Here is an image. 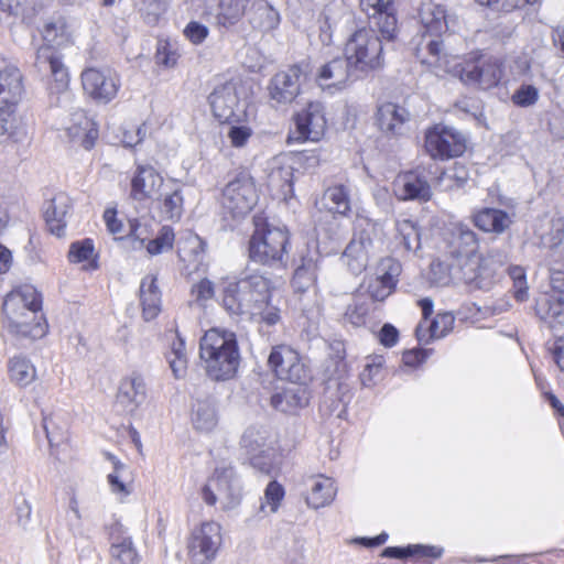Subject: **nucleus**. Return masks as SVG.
I'll return each mask as SVG.
<instances>
[{"label": "nucleus", "mask_w": 564, "mask_h": 564, "mask_svg": "<svg viewBox=\"0 0 564 564\" xmlns=\"http://www.w3.org/2000/svg\"><path fill=\"white\" fill-rule=\"evenodd\" d=\"M302 76V69L297 65L275 74L269 86L271 99L279 105L291 104L300 94Z\"/></svg>", "instance_id": "aec40b11"}, {"label": "nucleus", "mask_w": 564, "mask_h": 564, "mask_svg": "<svg viewBox=\"0 0 564 564\" xmlns=\"http://www.w3.org/2000/svg\"><path fill=\"white\" fill-rule=\"evenodd\" d=\"M24 93L22 74L18 67L0 62V110L12 109L21 101Z\"/></svg>", "instance_id": "5701e85b"}, {"label": "nucleus", "mask_w": 564, "mask_h": 564, "mask_svg": "<svg viewBox=\"0 0 564 564\" xmlns=\"http://www.w3.org/2000/svg\"><path fill=\"white\" fill-rule=\"evenodd\" d=\"M360 8L369 19L370 28L368 30L378 31L387 41L395 39L398 21L393 0H360Z\"/></svg>", "instance_id": "4468645a"}, {"label": "nucleus", "mask_w": 564, "mask_h": 564, "mask_svg": "<svg viewBox=\"0 0 564 564\" xmlns=\"http://www.w3.org/2000/svg\"><path fill=\"white\" fill-rule=\"evenodd\" d=\"M258 198L253 178L246 173H240L223 189L224 214L232 219L243 218L253 209Z\"/></svg>", "instance_id": "423d86ee"}, {"label": "nucleus", "mask_w": 564, "mask_h": 564, "mask_svg": "<svg viewBox=\"0 0 564 564\" xmlns=\"http://www.w3.org/2000/svg\"><path fill=\"white\" fill-rule=\"evenodd\" d=\"M509 261V252L503 248L492 247L486 254H477L475 279L465 280L464 283L478 290H489L496 282L501 270Z\"/></svg>", "instance_id": "ddd939ff"}, {"label": "nucleus", "mask_w": 564, "mask_h": 564, "mask_svg": "<svg viewBox=\"0 0 564 564\" xmlns=\"http://www.w3.org/2000/svg\"><path fill=\"white\" fill-rule=\"evenodd\" d=\"M252 135L250 127L245 124H232L228 128L227 137L235 148H242Z\"/></svg>", "instance_id": "338daca9"}, {"label": "nucleus", "mask_w": 564, "mask_h": 564, "mask_svg": "<svg viewBox=\"0 0 564 564\" xmlns=\"http://www.w3.org/2000/svg\"><path fill=\"white\" fill-rule=\"evenodd\" d=\"M248 21L252 30L270 34L279 28L281 15L267 0H258L252 3Z\"/></svg>", "instance_id": "7c9ffc66"}, {"label": "nucleus", "mask_w": 564, "mask_h": 564, "mask_svg": "<svg viewBox=\"0 0 564 564\" xmlns=\"http://www.w3.org/2000/svg\"><path fill=\"white\" fill-rule=\"evenodd\" d=\"M152 204L161 219L178 220L184 210V196L181 186L173 181H167Z\"/></svg>", "instance_id": "bb28decb"}, {"label": "nucleus", "mask_w": 564, "mask_h": 564, "mask_svg": "<svg viewBox=\"0 0 564 564\" xmlns=\"http://www.w3.org/2000/svg\"><path fill=\"white\" fill-rule=\"evenodd\" d=\"M420 21L423 29L431 35H442L448 31V21L443 6L427 2L420 9Z\"/></svg>", "instance_id": "ea45409f"}, {"label": "nucleus", "mask_w": 564, "mask_h": 564, "mask_svg": "<svg viewBox=\"0 0 564 564\" xmlns=\"http://www.w3.org/2000/svg\"><path fill=\"white\" fill-rule=\"evenodd\" d=\"M223 544L221 527L206 521L194 528L187 542V554L192 564H210Z\"/></svg>", "instance_id": "0eeeda50"}, {"label": "nucleus", "mask_w": 564, "mask_h": 564, "mask_svg": "<svg viewBox=\"0 0 564 564\" xmlns=\"http://www.w3.org/2000/svg\"><path fill=\"white\" fill-rule=\"evenodd\" d=\"M393 193L401 200L419 199L429 200L432 196L431 186L416 172H405L399 174L393 182Z\"/></svg>", "instance_id": "cd10ccee"}, {"label": "nucleus", "mask_w": 564, "mask_h": 564, "mask_svg": "<svg viewBox=\"0 0 564 564\" xmlns=\"http://www.w3.org/2000/svg\"><path fill=\"white\" fill-rule=\"evenodd\" d=\"M34 65L39 73L52 77L51 91L63 94L65 100L70 99V94L67 91L69 83L67 68L52 46L44 45L37 50Z\"/></svg>", "instance_id": "2eb2a0df"}, {"label": "nucleus", "mask_w": 564, "mask_h": 564, "mask_svg": "<svg viewBox=\"0 0 564 564\" xmlns=\"http://www.w3.org/2000/svg\"><path fill=\"white\" fill-rule=\"evenodd\" d=\"M284 495L285 491L281 484L275 480L270 481L264 490L260 511L265 513H275L281 506Z\"/></svg>", "instance_id": "6e6d98bb"}, {"label": "nucleus", "mask_w": 564, "mask_h": 564, "mask_svg": "<svg viewBox=\"0 0 564 564\" xmlns=\"http://www.w3.org/2000/svg\"><path fill=\"white\" fill-rule=\"evenodd\" d=\"M39 0H0V10L21 18L22 21H30L36 14Z\"/></svg>", "instance_id": "603ef678"}, {"label": "nucleus", "mask_w": 564, "mask_h": 564, "mask_svg": "<svg viewBox=\"0 0 564 564\" xmlns=\"http://www.w3.org/2000/svg\"><path fill=\"white\" fill-rule=\"evenodd\" d=\"M429 58L423 59L422 63L426 64L432 69H447L446 56H442V42L432 40L427 43Z\"/></svg>", "instance_id": "69168bd1"}, {"label": "nucleus", "mask_w": 564, "mask_h": 564, "mask_svg": "<svg viewBox=\"0 0 564 564\" xmlns=\"http://www.w3.org/2000/svg\"><path fill=\"white\" fill-rule=\"evenodd\" d=\"M316 280V262L310 259L302 265L297 267L293 279L292 286L295 292L304 293L314 286Z\"/></svg>", "instance_id": "5fc2aeb1"}, {"label": "nucleus", "mask_w": 564, "mask_h": 564, "mask_svg": "<svg viewBox=\"0 0 564 564\" xmlns=\"http://www.w3.org/2000/svg\"><path fill=\"white\" fill-rule=\"evenodd\" d=\"M368 313V303L360 297H355L354 302L347 306L345 318L354 326H360L365 324Z\"/></svg>", "instance_id": "e2e57ef3"}, {"label": "nucleus", "mask_w": 564, "mask_h": 564, "mask_svg": "<svg viewBox=\"0 0 564 564\" xmlns=\"http://www.w3.org/2000/svg\"><path fill=\"white\" fill-rule=\"evenodd\" d=\"M474 224L485 232L503 234L512 224L511 216L498 208H482L474 215Z\"/></svg>", "instance_id": "e433bc0d"}, {"label": "nucleus", "mask_w": 564, "mask_h": 564, "mask_svg": "<svg viewBox=\"0 0 564 564\" xmlns=\"http://www.w3.org/2000/svg\"><path fill=\"white\" fill-rule=\"evenodd\" d=\"M234 471L231 468L216 470L213 477L208 479L202 488V498L204 501L214 506L217 501L224 509H232L240 501V490L232 482Z\"/></svg>", "instance_id": "f8f14e48"}, {"label": "nucleus", "mask_w": 564, "mask_h": 564, "mask_svg": "<svg viewBox=\"0 0 564 564\" xmlns=\"http://www.w3.org/2000/svg\"><path fill=\"white\" fill-rule=\"evenodd\" d=\"M269 365L281 380L302 382L306 379V370L300 360L299 354L286 345L272 348Z\"/></svg>", "instance_id": "dca6fc26"}, {"label": "nucleus", "mask_w": 564, "mask_h": 564, "mask_svg": "<svg viewBox=\"0 0 564 564\" xmlns=\"http://www.w3.org/2000/svg\"><path fill=\"white\" fill-rule=\"evenodd\" d=\"M269 177H270V182L272 184L279 185L284 194L291 192V189H292V169L290 166L278 167V169L273 170Z\"/></svg>", "instance_id": "774afa93"}, {"label": "nucleus", "mask_w": 564, "mask_h": 564, "mask_svg": "<svg viewBox=\"0 0 564 564\" xmlns=\"http://www.w3.org/2000/svg\"><path fill=\"white\" fill-rule=\"evenodd\" d=\"M254 231L249 240V257L261 264L284 263L288 257L290 235L285 227L254 218Z\"/></svg>", "instance_id": "20e7f679"}, {"label": "nucleus", "mask_w": 564, "mask_h": 564, "mask_svg": "<svg viewBox=\"0 0 564 564\" xmlns=\"http://www.w3.org/2000/svg\"><path fill=\"white\" fill-rule=\"evenodd\" d=\"M251 0H219L216 13V24L230 29L245 15Z\"/></svg>", "instance_id": "79ce46f5"}, {"label": "nucleus", "mask_w": 564, "mask_h": 564, "mask_svg": "<svg viewBox=\"0 0 564 564\" xmlns=\"http://www.w3.org/2000/svg\"><path fill=\"white\" fill-rule=\"evenodd\" d=\"M400 272L398 261L391 258L381 261L379 273L366 283V292L372 302H383L394 292Z\"/></svg>", "instance_id": "a211bd4d"}, {"label": "nucleus", "mask_w": 564, "mask_h": 564, "mask_svg": "<svg viewBox=\"0 0 564 564\" xmlns=\"http://www.w3.org/2000/svg\"><path fill=\"white\" fill-rule=\"evenodd\" d=\"M539 89L533 85L522 84L511 96L512 102L522 108L531 107L539 100Z\"/></svg>", "instance_id": "680f3d73"}, {"label": "nucleus", "mask_w": 564, "mask_h": 564, "mask_svg": "<svg viewBox=\"0 0 564 564\" xmlns=\"http://www.w3.org/2000/svg\"><path fill=\"white\" fill-rule=\"evenodd\" d=\"M455 317L452 313H438L430 325L431 337L442 338L446 336L453 328Z\"/></svg>", "instance_id": "0e129e2a"}, {"label": "nucleus", "mask_w": 564, "mask_h": 564, "mask_svg": "<svg viewBox=\"0 0 564 564\" xmlns=\"http://www.w3.org/2000/svg\"><path fill=\"white\" fill-rule=\"evenodd\" d=\"M192 422L196 430L209 432L217 424V414L214 404L209 400L197 401L193 405Z\"/></svg>", "instance_id": "09e8293b"}, {"label": "nucleus", "mask_w": 564, "mask_h": 564, "mask_svg": "<svg viewBox=\"0 0 564 564\" xmlns=\"http://www.w3.org/2000/svg\"><path fill=\"white\" fill-rule=\"evenodd\" d=\"M118 401L130 411H134L147 398V384L142 375L132 372L123 378L119 386Z\"/></svg>", "instance_id": "2f4dec72"}, {"label": "nucleus", "mask_w": 564, "mask_h": 564, "mask_svg": "<svg viewBox=\"0 0 564 564\" xmlns=\"http://www.w3.org/2000/svg\"><path fill=\"white\" fill-rule=\"evenodd\" d=\"M270 280L257 273L228 281L223 289V306L231 315H250L270 299Z\"/></svg>", "instance_id": "f03ea898"}, {"label": "nucleus", "mask_w": 564, "mask_h": 564, "mask_svg": "<svg viewBox=\"0 0 564 564\" xmlns=\"http://www.w3.org/2000/svg\"><path fill=\"white\" fill-rule=\"evenodd\" d=\"M8 376L12 383L24 388L35 381L36 368L29 358L14 356L8 360Z\"/></svg>", "instance_id": "37998d69"}, {"label": "nucleus", "mask_w": 564, "mask_h": 564, "mask_svg": "<svg viewBox=\"0 0 564 564\" xmlns=\"http://www.w3.org/2000/svg\"><path fill=\"white\" fill-rule=\"evenodd\" d=\"M272 435L265 427H248L241 436L240 445L249 456L250 464L260 473L270 475L274 469L275 452Z\"/></svg>", "instance_id": "6e6552de"}, {"label": "nucleus", "mask_w": 564, "mask_h": 564, "mask_svg": "<svg viewBox=\"0 0 564 564\" xmlns=\"http://www.w3.org/2000/svg\"><path fill=\"white\" fill-rule=\"evenodd\" d=\"M70 198L64 193L55 195L48 203L44 212V217L48 230L53 235L57 237H62L64 235L66 227L65 219L70 209Z\"/></svg>", "instance_id": "72a5a7b5"}, {"label": "nucleus", "mask_w": 564, "mask_h": 564, "mask_svg": "<svg viewBox=\"0 0 564 564\" xmlns=\"http://www.w3.org/2000/svg\"><path fill=\"white\" fill-rule=\"evenodd\" d=\"M205 242L196 235H189L184 242H178L177 254L184 263L183 273L191 275L204 261Z\"/></svg>", "instance_id": "473e14b6"}, {"label": "nucleus", "mask_w": 564, "mask_h": 564, "mask_svg": "<svg viewBox=\"0 0 564 564\" xmlns=\"http://www.w3.org/2000/svg\"><path fill=\"white\" fill-rule=\"evenodd\" d=\"M80 78L84 93L97 105L111 102L121 87L120 75L109 67H88Z\"/></svg>", "instance_id": "1a4fd4ad"}, {"label": "nucleus", "mask_w": 564, "mask_h": 564, "mask_svg": "<svg viewBox=\"0 0 564 564\" xmlns=\"http://www.w3.org/2000/svg\"><path fill=\"white\" fill-rule=\"evenodd\" d=\"M43 39L47 43L63 45L70 39V29L65 18H57L47 22L43 28Z\"/></svg>", "instance_id": "864d4df0"}, {"label": "nucleus", "mask_w": 564, "mask_h": 564, "mask_svg": "<svg viewBox=\"0 0 564 564\" xmlns=\"http://www.w3.org/2000/svg\"><path fill=\"white\" fill-rule=\"evenodd\" d=\"M306 485L310 490L306 496V503L311 508H323L334 500L336 487L332 478L322 475L312 476L307 479Z\"/></svg>", "instance_id": "c9c22d12"}, {"label": "nucleus", "mask_w": 564, "mask_h": 564, "mask_svg": "<svg viewBox=\"0 0 564 564\" xmlns=\"http://www.w3.org/2000/svg\"><path fill=\"white\" fill-rule=\"evenodd\" d=\"M272 405L281 412H295L304 408L307 402L305 389L301 387L285 389L271 399Z\"/></svg>", "instance_id": "a18cd8bd"}, {"label": "nucleus", "mask_w": 564, "mask_h": 564, "mask_svg": "<svg viewBox=\"0 0 564 564\" xmlns=\"http://www.w3.org/2000/svg\"><path fill=\"white\" fill-rule=\"evenodd\" d=\"M30 142L29 126L15 113V108L0 110V143L26 144Z\"/></svg>", "instance_id": "c85d7f7f"}, {"label": "nucleus", "mask_w": 564, "mask_h": 564, "mask_svg": "<svg viewBox=\"0 0 564 564\" xmlns=\"http://www.w3.org/2000/svg\"><path fill=\"white\" fill-rule=\"evenodd\" d=\"M345 56L358 75L379 69L383 66V46L373 30L359 29L354 32L345 45Z\"/></svg>", "instance_id": "39448f33"}, {"label": "nucleus", "mask_w": 564, "mask_h": 564, "mask_svg": "<svg viewBox=\"0 0 564 564\" xmlns=\"http://www.w3.org/2000/svg\"><path fill=\"white\" fill-rule=\"evenodd\" d=\"M296 139L318 141L326 130L324 107L318 101L308 102L294 116Z\"/></svg>", "instance_id": "f3484780"}, {"label": "nucleus", "mask_w": 564, "mask_h": 564, "mask_svg": "<svg viewBox=\"0 0 564 564\" xmlns=\"http://www.w3.org/2000/svg\"><path fill=\"white\" fill-rule=\"evenodd\" d=\"M479 242L477 235L467 225L453 224L447 238V268L449 275L458 281L475 279V268L478 263Z\"/></svg>", "instance_id": "7ed1b4c3"}, {"label": "nucleus", "mask_w": 564, "mask_h": 564, "mask_svg": "<svg viewBox=\"0 0 564 564\" xmlns=\"http://www.w3.org/2000/svg\"><path fill=\"white\" fill-rule=\"evenodd\" d=\"M421 553L424 556L431 557H440L442 554V550L435 546H423V545H413L408 549L400 547H387L382 555L389 557H404L408 555H413Z\"/></svg>", "instance_id": "13d9d810"}, {"label": "nucleus", "mask_w": 564, "mask_h": 564, "mask_svg": "<svg viewBox=\"0 0 564 564\" xmlns=\"http://www.w3.org/2000/svg\"><path fill=\"white\" fill-rule=\"evenodd\" d=\"M112 564H139L140 557L130 536L113 538L110 546Z\"/></svg>", "instance_id": "de8ad7c7"}, {"label": "nucleus", "mask_w": 564, "mask_h": 564, "mask_svg": "<svg viewBox=\"0 0 564 564\" xmlns=\"http://www.w3.org/2000/svg\"><path fill=\"white\" fill-rule=\"evenodd\" d=\"M212 111L219 120L227 121L238 104L235 86L230 83L216 87L208 97Z\"/></svg>", "instance_id": "f704fd0d"}, {"label": "nucleus", "mask_w": 564, "mask_h": 564, "mask_svg": "<svg viewBox=\"0 0 564 564\" xmlns=\"http://www.w3.org/2000/svg\"><path fill=\"white\" fill-rule=\"evenodd\" d=\"M409 119V112L403 107L386 102L378 108L377 121L381 131L392 134L401 132Z\"/></svg>", "instance_id": "4c0bfd02"}, {"label": "nucleus", "mask_w": 564, "mask_h": 564, "mask_svg": "<svg viewBox=\"0 0 564 564\" xmlns=\"http://www.w3.org/2000/svg\"><path fill=\"white\" fill-rule=\"evenodd\" d=\"M14 324L12 319L4 318V328L13 336L20 338L40 339L48 329L46 319L41 311H23Z\"/></svg>", "instance_id": "b1692460"}, {"label": "nucleus", "mask_w": 564, "mask_h": 564, "mask_svg": "<svg viewBox=\"0 0 564 564\" xmlns=\"http://www.w3.org/2000/svg\"><path fill=\"white\" fill-rule=\"evenodd\" d=\"M65 131L73 144L85 150H90L98 138L96 122L83 109H76L70 113L65 123Z\"/></svg>", "instance_id": "412c9836"}, {"label": "nucleus", "mask_w": 564, "mask_h": 564, "mask_svg": "<svg viewBox=\"0 0 564 564\" xmlns=\"http://www.w3.org/2000/svg\"><path fill=\"white\" fill-rule=\"evenodd\" d=\"M142 315L145 321L154 319L161 312V292L154 275H147L140 285Z\"/></svg>", "instance_id": "58836bf2"}, {"label": "nucleus", "mask_w": 564, "mask_h": 564, "mask_svg": "<svg viewBox=\"0 0 564 564\" xmlns=\"http://www.w3.org/2000/svg\"><path fill=\"white\" fill-rule=\"evenodd\" d=\"M395 240L408 252L416 251L421 247L417 226L408 218L398 219L395 223Z\"/></svg>", "instance_id": "49530a36"}, {"label": "nucleus", "mask_w": 564, "mask_h": 564, "mask_svg": "<svg viewBox=\"0 0 564 564\" xmlns=\"http://www.w3.org/2000/svg\"><path fill=\"white\" fill-rule=\"evenodd\" d=\"M199 358L208 378L226 381L235 377L240 354L235 333L210 328L199 341Z\"/></svg>", "instance_id": "f257e3e1"}, {"label": "nucleus", "mask_w": 564, "mask_h": 564, "mask_svg": "<svg viewBox=\"0 0 564 564\" xmlns=\"http://www.w3.org/2000/svg\"><path fill=\"white\" fill-rule=\"evenodd\" d=\"M166 183L153 166L139 165L131 180L130 196L138 202L153 200Z\"/></svg>", "instance_id": "4be33fe9"}, {"label": "nucleus", "mask_w": 564, "mask_h": 564, "mask_svg": "<svg viewBox=\"0 0 564 564\" xmlns=\"http://www.w3.org/2000/svg\"><path fill=\"white\" fill-rule=\"evenodd\" d=\"M107 458L113 465V470L107 477L112 492L128 495V490L123 481V474L127 466L111 454H107Z\"/></svg>", "instance_id": "052dcab7"}, {"label": "nucleus", "mask_w": 564, "mask_h": 564, "mask_svg": "<svg viewBox=\"0 0 564 564\" xmlns=\"http://www.w3.org/2000/svg\"><path fill=\"white\" fill-rule=\"evenodd\" d=\"M533 234L543 248L554 249L564 239V219L561 216L544 215L533 225Z\"/></svg>", "instance_id": "c756f323"}, {"label": "nucleus", "mask_w": 564, "mask_h": 564, "mask_svg": "<svg viewBox=\"0 0 564 564\" xmlns=\"http://www.w3.org/2000/svg\"><path fill=\"white\" fill-rule=\"evenodd\" d=\"M174 231L169 226H163L153 240H150L147 245V250L151 256L160 254L166 250L172 249L174 242Z\"/></svg>", "instance_id": "bf43d9fd"}, {"label": "nucleus", "mask_w": 564, "mask_h": 564, "mask_svg": "<svg viewBox=\"0 0 564 564\" xmlns=\"http://www.w3.org/2000/svg\"><path fill=\"white\" fill-rule=\"evenodd\" d=\"M359 75L352 69L351 64L344 57H335L324 64L317 74L316 80L322 88H343L349 80L358 78Z\"/></svg>", "instance_id": "a878e982"}, {"label": "nucleus", "mask_w": 564, "mask_h": 564, "mask_svg": "<svg viewBox=\"0 0 564 564\" xmlns=\"http://www.w3.org/2000/svg\"><path fill=\"white\" fill-rule=\"evenodd\" d=\"M535 311L539 317L554 327V323L564 322V294L549 293L536 301Z\"/></svg>", "instance_id": "a19ab883"}, {"label": "nucleus", "mask_w": 564, "mask_h": 564, "mask_svg": "<svg viewBox=\"0 0 564 564\" xmlns=\"http://www.w3.org/2000/svg\"><path fill=\"white\" fill-rule=\"evenodd\" d=\"M460 80L481 89L496 87L503 77V64L497 57H480L467 62L459 70Z\"/></svg>", "instance_id": "9b49d317"}, {"label": "nucleus", "mask_w": 564, "mask_h": 564, "mask_svg": "<svg viewBox=\"0 0 564 564\" xmlns=\"http://www.w3.org/2000/svg\"><path fill=\"white\" fill-rule=\"evenodd\" d=\"M2 310L4 318H10L15 324L23 311H42L41 294L33 285H20L7 294Z\"/></svg>", "instance_id": "6ab92c4d"}, {"label": "nucleus", "mask_w": 564, "mask_h": 564, "mask_svg": "<svg viewBox=\"0 0 564 564\" xmlns=\"http://www.w3.org/2000/svg\"><path fill=\"white\" fill-rule=\"evenodd\" d=\"M165 358L173 377L177 380L184 379L187 375L188 359L185 341L178 335L172 340Z\"/></svg>", "instance_id": "c03bdc74"}, {"label": "nucleus", "mask_w": 564, "mask_h": 564, "mask_svg": "<svg viewBox=\"0 0 564 564\" xmlns=\"http://www.w3.org/2000/svg\"><path fill=\"white\" fill-rule=\"evenodd\" d=\"M324 199L333 213L345 216L350 212L349 192L344 185L328 187L324 193Z\"/></svg>", "instance_id": "3c124183"}, {"label": "nucleus", "mask_w": 564, "mask_h": 564, "mask_svg": "<svg viewBox=\"0 0 564 564\" xmlns=\"http://www.w3.org/2000/svg\"><path fill=\"white\" fill-rule=\"evenodd\" d=\"M166 8L165 0H141L138 10L147 24L154 25L165 13Z\"/></svg>", "instance_id": "4d7b16f0"}, {"label": "nucleus", "mask_w": 564, "mask_h": 564, "mask_svg": "<svg viewBox=\"0 0 564 564\" xmlns=\"http://www.w3.org/2000/svg\"><path fill=\"white\" fill-rule=\"evenodd\" d=\"M68 260L72 263L87 262L84 265L86 270L97 269L96 254L93 240L84 239L75 241L70 245L68 250Z\"/></svg>", "instance_id": "8fccbe9b"}, {"label": "nucleus", "mask_w": 564, "mask_h": 564, "mask_svg": "<svg viewBox=\"0 0 564 564\" xmlns=\"http://www.w3.org/2000/svg\"><path fill=\"white\" fill-rule=\"evenodd\" d=\"M372 245V238L367 228L355 232L343 253L345 264L354 274H358L367 268Z\"/></svg>", "instance_id": "393cba45"}, {"label": "nucleus", "mask_w": 564, "mask_h": 564, "mask_svg": "<svg viewBox=\"0 0 564 564\" xmlns=\"http://www.w3.org/2000/svg\"><path fill=\"white\" fill-rule=\"evenodd\" d=\"M425 149L434 159L459 156L466 149L464 135L449 127L437 124L425 134Z\"/></svg>", "instance_id": "9d476101"}]
</instances>
